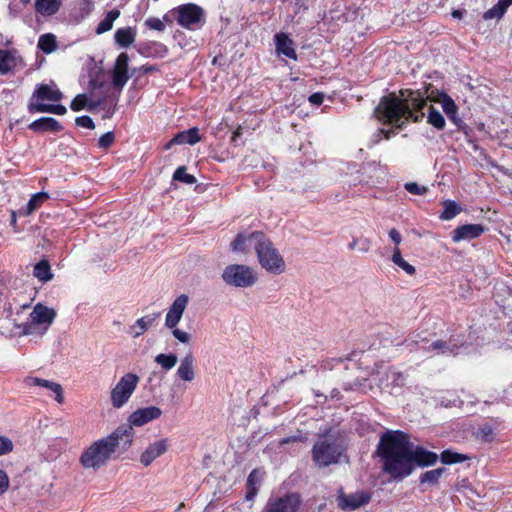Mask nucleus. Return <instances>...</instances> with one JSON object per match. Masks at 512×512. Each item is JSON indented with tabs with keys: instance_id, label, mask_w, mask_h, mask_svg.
Wrapping results in <instances>:
<instances>
[{
	"instance_id": "nucleus-38",
	"label": "nucleus",
	"mask_w": 512,
	"mask_h": 512,
	"mask_svg": "<svg viewBox=\"0 0 512 512\" xmlns=\"http://www.w3.org/2000/svg\"><path fill=\"white\" fill-rule=\"evenodd\" d=\"M391 260L396 266L404 270L408 275L415 274V267L403 259L399 247L394 248Z\"/></svg>"
},
{
	"instance_id": "nucleus-29",
	"label": "nucleus",
	"mask_w": 512,
	"mask_h": 512,
	"mask_svg": "<svg viewBox=\"0 0 512 512\" xmlns=\"http://www.w3.org/2000/svg\"><path fill=\"white\" fill-rule=\"evenodd\" d=\"M512 5V0H498V2L483 14L484 20L501 19L507 9Z\"/></svg>"
},
{
	"instance_id": "nucleus-54",
	"label": "nucleus",
	"mask_w": 512,
	"mask_h": 512,
	"mask_svg": "<svg viewBox=\"0 0 512 512\" xmlns=\"http://www.w3.org/2000/svg\"><path fill=\"white\" fill-rule=\"evenodd\" d=\"M463 400H461L459 397H454L453 399H446V398H442L440 400V404L445 407V408H449V407H461L463 405Z\"/></svg>"
},
{
	"instance_id": "nucleus-4",
	"label": "nucleus",
	"mask_w": 512,
	"mask_h": 512,
	"mask_svg": "<svg viewBox=\"0 0 512 512\" xmlns=\"http://www.w3.org/2000/svg\"><path fill=\"white\" fill-rule=\"evenodd\" d=\"M253 238L257 240L255 252L261 267L274 275L283 273L285 271L286 264L282 255L274 247L273 243L263 232H257Z\"/></svg>"
},
{
	"instance_id": "nucleus-27",
	"label": "nucleus",
	"mask_w": 512,
	"mask_h": 512,
	"mask_svg": "<svg viewBox=\"0 0 512 512\" xmlns=\"http://www.w3.org/2000/svg\"><path fill=\"white\" fill-rule=\"evenodd\" d=\"M258 231L251 232L250 234L238 233L234 241L231 243V248L235 252H245L247 247H253L256 250V242L254 235Z\"/></svg>"
},
{
	"instance_id": "nucleus-26",
	"label": "nucleus",
	"mask_w": 512,
	"mask_h": 512,
	"mask_svg": "<svg viewBox=\"0 0 512 512\" xmlns=\"http://www.w3.org/2000/svg\"><path fill=\"white\" fill-rule=\"evenodd\" d=\"M274 40L278 54H282L293 60L297 59L296 51L293 48V40L290 39L287 34L283 32L277 33Z\"/></svg>"
},
{
	"instance_id": "nucleus-33",
	"label": "nucleus",
	"mask_w": 512,
	"mask_h": 512,
	"mask_svg": "<svg viewBox=\"0 0 512 512\" xmlns=\"http://www.w3.org/2000/svg\"><path fill=\"white\" fill-rule=\"evenodd\" d=\"M60 7V0H35V9L38 13L50 16L55 14Z\"/></svg>"
},
{
	"instance_id": "nucleus-21",
	"label": "nucleus",
	"mask_w": 512,
	"mask_h": 512,
	"mask_svg": "<svg viewBox=\"0 0 512 512\" xmlns=\"http://www.w3.org/2000/svg\"><path fill=\"white\" fill-rule=\"evenodd\" d=\"M160 312L147 314L135 321L128 329V334L133 338L140 337L143 335L160 317Z\"/></svg>"
},
{
	"instance_id": "nucleus-2",
	"label": "nucleus",
	"mask_w": 512,
	"mask_h": 512,
	"mask_svg": "<svg viewBox=\"0 0 512 512\" xmlns=\"http://www.w3.org/2000/svg\"><path fill=\"white\" fill-rule=\"evenodd\" d=\"M375 454L382 462L383 472L392 479L401 481L411 475V442L405 432H384L380 436Z\"/></svg>"
},
{
	"instance_id": "nucleus-32",
	"label": "nucleus",
	"mask_w": 512,
	"mask_h": 512,
	"mask_svg": "<svg viewBox=\"0 0 512 512\" xmlns=\"http://www.w3.org/2000/svg\"><path fill=\"white\" fill-rule=\"evenodd\" d=\"M102 99L97 101L88 102L86 94L77 95L70 104V108L73 111H80L84 108H87L89 111L94 110L96 107L103 104Z\"/></svg>"
},
{
	"instance_id": "nucleus-48",
	"label": "nucleus",
	"mask_w": 512,
	"mask_h": 512,
	"mask_svg": "<svg viewBox=\"0 0 512 512\" xmlns=\"http://www.w3.org/2000/svg\"><path fill=\"white\" fill-rule=\"evenodd\" d=\"M19 328L21 329L22 335H34V334H40L42 335L45 331H39V325L37 323H34L32 319H30L28 322L22 323L19 325Z\"/></svg>"
},
{
	"instance_id": "nucleus-42",
	"label": "nucleus",
	"mask_w": 512,
	"mask_h": 512,
	"mask_svg": "<svg viewBox=\"0 0 512 512\" xmlns=\"http://www.w3.org/2000/svg\"><path fill=\"white\" fill-rule=\"evenodd\" d=\"M178 358L176 354H158L155 357V362L160 365L165 371L171 370L177 363Z\"/></svg>"
},
{
	"instance_id": "nucleus-34",
	"label": "nucleus",
	"mask_w": 512,
	"mask_h": 512,
	"mask_svg": "<svg viewBox=\"0 0 512 512\" xmlns=\"http://www.w3.org/2000/svg\"><path fill=\"white\" fill-rule=\"evenodd\" d=\"M33 275L41 282H48L53 278L51 267L47 260H41L35 264Z\"/></svg>"
},
{
	"instance_id": "nucleus-30",
	"label": "nucleus",
	"mask_w": 512,
	"mask_h": 512,
	"mask_svg": "<svg viewBox=\"0 0 512 512\" xmlns=\"http://www.w3.org/2000/svg\"><path fill=\"white\" fill-rule=\"evenodd\" d=\"M136 37V31L132 27L119 28L114 34L115 42L123 48L129 47Z\"/></svg>"
},
{
	"instance_id": "nucleus-1",
	"label": "nucleus",
	"mask_w": 512,
	"mask_h": 512,
	"mask_svg": "<svg viewBox=\"0 0 512 512\" xmlns=\"http://www.w3.org/2000/svg\"><path fill=\"white\" fill-rule=\"evenodd\" d=\"M426 105L427 98L419 90H401L400 95L390 93L381 97L374 109V116L384 124L394 125V128L379 129L374 143L379 142L380 134L388 140L397 134L396 130L404 129L410 121H421L425 115L423 109Z\"/></svg>"
},
{
	"instance_id": "nucleus-44",
	"label": "nucleus",
	"mask_w": 512,
	"mask_h": 512,
	"mask_svg": "<svg viewBox=\"0 0 512 512\" xmlns=\"http://www.w3.org/2000/svg\"><path fill=\"white\" fill-rule=\"evenodd\" d=\"M427 121L438 130H441L445 127V119L443 115L432 106H430Z\"/></svg>"
},
{
	"instance_id": "nucleus-40",
	"label": "nucleus",
	"mask_w": 512,
	"mask_h": 512,
	"mask_svg": "<svg viewBox=\"0 0 512 512\" xmlns=\"http://www.w3.org/2000/svg\"><path fill=\"white\" fill-rule=\"evenodd\" d=\"M478 440L490 443L495 438V427L489 423L482 424L475 433Z\"/></svg>"
},
{
	"instance_id": "nucleus-6",
	"label": "nucleus",
	"mask_w": 512,
	"mask_h": 512,
	"mask_svg": "<svg viewBox=\"0 0 512 512\" xmlns=\"http://www.w3.org/2000/svg\"><path fill=\"white\" fill-rule=\"evenodd\" d=\"M402 344L410 351L423 350L425 353L432 355H456L458 349L463 345L462 343L457 344L452 340H436L429 343L426 338H421L419 334L409 336Z\"/></svg>"
},
{
	"instance_id": "nucleus-3",
	"label": "nucleus",
	"mask_w": 512,
	"mask_h": 512,
	"mask_svg": "<svg viewBox=\"0 0 512 512\" xmlns=\"http://www.w3.org/2000/svg\"><path fill=\"white\" fill-rule=\"evenodd\" d=\"M134 430L118 427L110 435L94 441L82 452L79 462L84 469L97 471L105 466L114 454L126 452L133 443Z\"/></svg>"
},
{
	"instance_id": "nucleus-19",
	"label": "nucleus",
	"mask_w": 512,
	"mask_h": 512,
	"mask_svg": "<svg viewBox=\"0 0 512 512\" xmlns=\"http://www.w3.org/2000/svg\"><path fill=\"white\" fill-rule=\"evenodd\" d=\"M485 231L482 224H465L458 226L452 232V240L455 243L472 240L480 237Z\"/></svg>"
},
{
	"instance_id": "nucleus-39",
	"label": "nucleus",
	"mask_w": 512,
	"mask_h": 512,
	"mask_svg": "<svg viewBox=\"0 0 512 512\" xmlns=\"http://www.w3.org/2000/svg\"><path fill=\"white\" fill-rule=\"evenodd\" d=\"M437 102H439L442 106V109L444 113L447 115V117L457 114L458 107L456 106L454 100L447 95L446 93L442 92L439 94V98L437 99Z\"/></svg>"
},
{
	"instance_id": "nucleus-9",
	"label": "nucleus",
	"mask_w": 512,
	"mask_h": 512,
	"mask_svg": "<svg viewBox=\"0 0 512 512\" xmlns=\"http://www.w3.org/2000/svg\"><path fill=\"white\" fill-rule=\"evenodd\" d=\"M139 381V376L134 373L123 375L110 392L111 405L116 409L122 408L133 395Z\"/></svg>"
},
{
	"instance_id": "nucleus-47",
	"label": "nucleus",
	"mask_w": 512,
	"mask_h": 512,
	"mask_svg": "<svg viewBox=\"0 0 512 512\" xmlns=\"http://www.w3.org/2000/svg\"><path fill=\"white\" fill-rule=\"evenodd\" d=\"M173 180L180 181V182H183V183H186L189 185L195 184L197 182V179L195 178V176L188 174L186 172L185 166H180L175 170V172L173 174Z\"/></svg>"
},
{
	"instance_id": "nucleus-10",
	"label": "nucleus",
	"mask_w": 512,
	"mask_h": 512,
	"mask_svg": "<svg viewBox=\"0 0 512 512\" xmlns=\"http://www.w3.org/2000/svg\"><path fill=\"white\" fill-rule=\"evenodd\" d=\"M177 23L188 30L200 29L205 24L204 10L193 3L183 4L175 9Z\"/></svg>"
},
{
	"instance_id": "nucleus-53",
	"label": "nucleus",
	"mask_w": 512,
	"mask_h": 512,
	"mask_svg": "<svg viewBox=\"0 0 512 512\" xmlns=\"http://www.w3.org/2000/svg\"><path fill=\"white\" fill-rule=\"evenodd\" d=\"M13 450V442L6 436L0 435V455H5Z\"/></svg>"
},
{
	"instance_id": "nucleus-37",
	"label": "nucleus",
	"mask_w": 512,
	"mask_h": 512,
	"mask_svg": "<svg viewBox=\"0 0 512 512\" xmlns=\"http://www.w3.org/2000/svg\"><path fill=\"white\" fill-rule=\"evenodd\" d=\"M445 471L446 469L444 467L426 471L420 475L419 481L421 484L436 485Z\"/></svg>"
},
{
	"instance_id": "nucleus-5",
	"label": "nucleus",
	"mask_w": 512,
	"mask_h": 512,
	"mask_svg": "<svg viewBox=\"0 0 512 512\" xmlns=\"http://www.w3.org/2000/svg\"><path fill=\"white\" fill-rule=\"evenodd\" d=\"M345 451L341 442L333 437H320L312 447V459L319 468H325L339 462Z\"/></svg>"
},
{
	"instance_id": "nucleus-58",
	"label": "nucleus",
	"mask_w": 512,
	"mask_h": 512,
	"mask_svg": "<svg viewBox=\"0 0 512 512\" xmlns=\"http://www.w3.org/2000/svg\"><path fill=\"white\" fill-rule=\"evenodd\" d=\"M388 234H389L391 241L396 245V247H398V245L402 241V236H401L400 232L397 229L392 228L389 230Z\"/></svg>"
},
{
	"instance_id": "nucleus-45",
	"label": "nucleus",
	"mask_w": 512,
	"mask_h": 512,
	"mask_svg": "<svg viewBox=\"0 0 512 512\" xmlns=\"http://www.w3.org/2000/svg\"><path fill=\"white\" fill-rule=\"evenodd\" d=\"M48 199L49 195L46 192H38L34 194L27 203V214H30L34 210L38 209Z\"/></svg>"
},
{
	"instance_id": "nucleus-24",
	"label": "nucleus",
	"mask_w": 512,
	"mask_h": 512,
	"mask_svg": "<svg viewBox=\"0 0 512 512\" xmlns=\"http://www.w3.org/2000/svg\"><path fill=\"white\" fill-rule=\"evenodd\" d=\"M55 317V312L53 309H50L42 304H37L34 306L32 312L30 313V319L40 325H45L44 331L48 329L51 325Z\"/></svg>"
},
{
	"instance_id": "nucleus-59",
	"label": "nucleus",
	"mask_w": 512,
	"mask_h": 512,
	"mask_svg": "<svg viewBox=\"0 0 512 512\" xmlns=\"http://www.w3.org/2000/svg\"><path fill=\"white\" fill-rule=\"evenodd\" d=\"M457 127L459 130H462L466 133V129L468 128L467 125L464 123V121L457 116V114H453L448 117Z\"/></svg>"
},
{
	"instance_id": "nucleus-63",
	"label": "nucleus",
	"mask_w": 512,
	"mask_h": 512,
	"mask_svg": "<svg viewBox=\"0 0 512 512\" xmlns=\"http://www.w3.org/2000/svg\"><path fill=\"white\" fill-rule=\"evenodd\" d=\"M114 112H115V108L108 107L105 110V114L103 115V118H110V117H112Z\"/></svg>"
},
{
	"instance_id": "nucleus-57",
	"label": "nucleus",
	"mask_w": 512,
	"mask_h": 512,
	"mask_svg": "<svg viewBox=\"0 0 512 512\" xmlns=\"http://www.w3.org/2000/svg\"><path fill=\"white\" fill-rule=\"evenodd\" d=\"M309 102L313 105H321L324 101V94L321 92L313 93L309 96Z\"/></svg>"
},
{
	"instance_id": "nucleus-41",
	"label": "nucleus",
	"mask_w": 512,
	"mask_h": 512,
	"mask_svg": "<svg viewBox=\"0 0 512 512\" xmlns=\"http://www.w3.org/2000/svg\"><path fill=\"white\" fill-rule=\"evenodd\" d=\"M444 210L440 214V219L451 220L461 212V207L452 200L443 202Z\"/></svg>"
},
{
	"instance_id": "nucleus-18",
	"label": "nucleus",
	"mask_w": 512,
	"mask_h": 512,
	"mask_svg": "<svg viewBox=\"0 0 512 512\" xmlns=\"http://www.w3.org/2000/svg\"><path fill=\"white\" fill-rule=\"evenodd\" d=\"M371 495L364 491H358L352 494L341 493L338 497V506L343 509H357L369 503Z\"/></svg>"
},
{
	"instance_id": "nucleus-23",
	"label": "nucleus",
	"mask_w": 512,
	"mask_h": 512,
	"mask_svg": "<svg viewBox=\"0 0 512 512\" xmlns=\"http://www.w3.org/2000/svg\"><path fill=\"white\" fill-rule=\"evenodd\" d=\"M28 128L34 132L44 133L53 132L59 133L63 130L61 123L52 117H41L29 124Z\"/></svg>"
},
{
	"instance_id": "nucleus-64",
	"label": "nucleus",
	"mask_w": 512,
	"mask_h": 512,
	"mask_svg": "<svg viewBox=\"0 0 512 512\" xmlns=\"http://www.w3.org/2000/svg\"><path fill=\"white\" fill-rule=\"evenodd\" d=\"M356 247H358V238H354L349 244H348V249L349 250H354L356 249Z\"/></svg>"
},
{
	"instance_id": "nucleus-49",
	"label": "nucleus",
	"mask_w": 512,
	"mask_h": 512,
	"mask_svg": "<svg viewBox=\"0 0 512 512\" xmlns=\"http://www.w3.org/2000/svg\"><path fill=\"white\" fill-rule=\"evenodd\" d=\"M404 188L412 195H424L428 191L426 186L419 185L416 182H407L404 184Z\"/></svg>"
},
{
	"instance_id": "nucleus-16",
	"label": "nucleus",
	"mask_w": 512,
	"mask_h": 512,
	"mask_svg": "<svg viewBox=\"0 0 512 512\" xmlns=\"http://www.w3.org/2000/svg\"><path fill=\"white\" fill-rule=\"evenodd\" d=\"M169 445V439L167 438L158 439L150 443L140 456L141 464L145 467L151 465L154 460L168 451Z\"/></svg>"
},
{
	"instance_id": "nucleus-13",
	"label": "nucleus",
	"mask_w": 512,
	"mask_h": 512,
	"mask_svg": "<svg viewBox=\"0 0 512 512\" xmlns=\"http://www.w3.org/2000/svg\"><path fill=\"white\" fill-rule=\"evenodd\" d=\"M26 63L17 49H0V75L22 70Z\"/></svg>"
},
{
	"instance_id": "nucleus-15",
	"label": "nucleus",
	"mask_w": 512,
	"mask_h": 512,
	"mask_svg": "<svg viewBox=\"0 0 512 512\" xmlns=\"http://www.w3.org/2000/svg\"><path fill=\"white\" fill-rule=\"evenodd\" d=\"M128 63V55L126 53H120L112 70V84L119 91V93L122 91L130 78L128 73Z\"/></svg>"
},
{
	"instance_id": "nucleus-28",
	"label": "nucleus",
	"mask_w": 512,
	"mask_h": 512,
	"mask_svg": "<svg viewBox=\"0 0 512 512\" xmlns=\"http://www.w3.org/2000/svg\"><path fill=\"white\" fill-rule=\"evenodd\" d=\"M263 474L260 470L254 469L250 472L247 478L246 486H247V492H246V499L251 501L253 500L259 490L260 483L262 481Z\"/></svg>"
},
{
	"instance_id": "nucleus-31",
	"label": "nucleus",
	"mask_w": 512,
	"mask_h": 512,
	"mask_svg": "<svg viewBox=\"0 0 512 512\" xmlns=\"http://www.w3.org/2000/svg\"><path fill=\"white\" fill-rule=\"evenodd\" d=\"M381 381L386 387L401 388L405 385L406 376L402 372L397 371L394 368H390L385 373V378Z\"/></svg>"
},
{
	"instance_id": "nucleus-8",
	"label": "nucleus",
	"mask_w": 512,
	"mask_h": 512,
	"mask_svg": "<svg viewBox=\"0 0 512 512\" xmlns=\"http://www.w3.org/2000/svg\"><path fill=\"white\" fill-rule=\"evenodd\" d=\"M222 280L229 286L238 288H248L257 281V275L254 270L243 264L228 265L222 272Z\"/></svg>"
},
{
	"instance_id": "nucleus-55",
	"label": "nucleus",
	"mask_w": 512,
	"mask_h": 512,
	"mask_svg": "<svg viewBox=\"0 0 512 512\" xmlns=\"http://www.w3.org/2000/svg\"><path fill=\"white\" fill-rule=\"evenodd\" d=\"M9 488V477L7 473L0 469V496Z\"/></svg>"
},
{
	"instance_id": "nucleus-60",
	"label": "nucleus",
	"mask_w": 512,
	"mask_h": 512,
	"mask_svg": "<svg viewBox=\"0 0 512 512\" xmlns=\"http://www.w3.org/2000/svg\"><path fill=\"white\" fill-rule=\"evenodd\" d=\"M300 440H301V437H299V436L286 437V438H283L280 440V445H285V444H288L291 442H299Z\"/></svg>"
},
{
	"instance_id": "nucleus-43",
	"label": "nucleus",
	"mask_w": 512,
	"mask_h": 512,
	"mask_svg": "<svg viewBox=\"0 0 512 512\" xmlns=\"http://www.w3.org/2000/svg\"><path fill=\"white\" fill-rule=\"evenodd\" d=\"M468 459V456L451 451L449 449L444 450L440 455V460L443 464H455L462 463Z\"/></svg>"
},
{
	"instance_id": "nucleus-62",
	"label": "nucleus",
	"mask_w": 512,
	"mask_h": 512,
	"mask_svg": "<svg viewBox=\"0 0 512 512\" xmlns=\"http://www.w3.org/2000/svg\"><path fill=\"white\" fill-rule=\"evenodd\" d=\"M464 14H465L464 10H453L452 11L453 18L461 19L464 16Z\"/></svg>"
},
{
	"instance_id": "nucleus-7",
	"label": "nucleus",
	"mask_w": 512,
	"mask_h": 512,
	"mask_svg": "<svg viewBox=\"0 0 512 512\" xmlns=\"http://www.w3.org/2000/svg\"><path fill=\"white\" fill-rule=\"evenodd\" d=\"M188 301L187 295H179L170 305L165 317V327L170 329L174 338L182 344H189L191 342V335L177 327L182 319Z\"/></svg>"
},
{
	"instance_id": "nucleus-52",
	"label": "nucleus",
	"mask_w": 512,
	"mask_h": 512,
	"mask_svg": "<svg viewBox=\"0 0 512 512\" xmlns=\"http://www.w3.org/2000/svg\"><path fill=\"white\" fill-rule=\"evenodd\" d=\"M75 124L79 127H83V128H87V129H91V130L95 128L93 119L87 115L77 117L75 119Z\"/></svg>"
},
{
	"instance_id": "nucleus-20",
	"label": "nucleus",
	"mask_w": 512,
	"mask_h": 512,
	"mask_svg": "<svg viewBox=\"0 0 512 512\" xmlns=\"http://www.w3.org/2000/svg\"><path fill=\"white\" fill-rule=\"evenodd\" d=\"M195 375V357L189 352L180 360L176 376L182 381L192 382Z\"/></svg>"
},
{
	"instance_id": "nucleus-50",
	"label": "nucleus",
	"mask_w": 512,
	"mask_h": 512,
	"mask_svg": "<svg viewBox=\"0 0 512 512\" xmlns=\"http://www.w3.org/2000/svg\"><path fill=\"white\" fill-rule=\"evenodd\" d=\"M115 141V135L112 131L106 132L98 140V147L102 150L108 149Z\"/></svg>"
},
{
	"instance_id": "nucleus-46",
	"label": "nucleus",
	"mask_w": 512,
	"mask_h": 512,
	"mask_svg": "<svg viewBox=\"0 0 512 512\" xmlns=\"http://www.w3.org/2000/svg\"><path fill=\"white\" fill-rule=\"evenodd\" d=\"M35 109L37 113H51L55 115H65L67 113V108L62 104H38Z\"/></svg>"
},
{
	"instance_id": "nucleus-36",
	"label": "nucleus",
	"mask_w": 512,
	"mask_h": 512,
	"mask_svg": "<svg viewBox=\"0 0 512 512\" xmlns=\"http://www.w3.org/2000/svg\"><path fill=\"white\" fill-rule=\"evenodd\" d=\"M120 16V11L117 9L110 10L104 19L100 21L96 28L98 35L108 32L112 29L114 21Z\"/></svg>"
},
{
	"instance_id": "nucleus-56",
	"label": "nucleus",
	"mask_w": 512,
	"mask_h": 512,
	"mask_svg": "<svg viewBox=\"0 0 512 512\" xmlns=\"http://www.w3.org/2000/svg\"><path fill=\"white\" fill-rule=\"evenodd\" d=\"M371 248V240L366 237L358 238V250L367 253Z\"/></svg>"
},
{
	"instance_id": "nucleus-51",
	"label": "nucleus",
	"mask_w": 512,
	"mask_h": 512,
	"mask_svg": "<svg viewBox=\"0 0 512 512\" xmlns=\"http://www.w3.org/2000/svg\"><path fill=\"white\" fill-rule=\"evenodd\" d=\"M145 26L151 30H156L159 32H163L165 30V25L163 21L157 17H149L145 20Z\"/></svg>"
},
{
	"instance_id": "nucleus-12",
	"label": "nucleus",
	"mask_w": 512,
	"mask_h": 512,
	"mask_svg": "<svg viewBox=\"0 0 512 512\" xmlns=\"http://www.w3.org/2000/svg\"><path fill=\"white\" fill-rule=\"evenodd\" d=\"M302 499L298 493L270 496L261 512H299Z\"/></svg>"
},
{
	"instance_id": "nucleus-14",
	"label": "nucleus",
	"mask_w": 512,
	"mask_h": 512,
	"mask_svg": "<svg viewBox=\"0 0 512 512\" xmlns=\"http://www.w3.org/2000/svg\"><path fill=\"white\" fill-rule=\"evenodd\" d=\"M161 414L162 411L157 406L139 408L130 414L128 418V425H122L121 427H130L132 429L133 426L140 427L158 419Z\"/></svg>"
},
{
	"instance_id": "nucleus-35",
	"label": "nucleus",
	"mask_w": 512,
	"mask_h": 512,
	"mask_svg": "<svg viewBox=\"0 0 512 512\" xmlns=\"http://www.w3.org/2000/svg\"><path fill=\"white\" fill-rule=\"evenodd\" d=\"M37 46L45 54L54 52L58 47L56 36L51 33L41 35Z\"/></svg>"
},
{
	"instance_id": "nucleus-17",
	"label": "nucleus",
	"mask_w": 512,
	"mask_h": 512,
	"mask_svg": "<svg viewBox=\"0 0 512 512\" xmlns=\"http://www.w3.org/2000/svg\"><path fill=\"white\" fill-rule=\"evenodd\" d=\"M438 460L435 452L426 450L421 446H414L411 443V468L412 472L416 466L427 467L434 465Z\"/></svg>"
},
{
	"instance_id": "nucleus-61",
	"label": "nucleus",
	"mask_w": 512,
	"mask_h": 512,
	"mask_svg": "<svg viewBox=\"0 0 512 512\" xmlns=\"http://www.w3.org/2000/svg\"><path fill=\"white\" fill-rule=\"evenodd\" d=\"M139 70L142 71L143 73H150L152 71H155L156 67L152 66V65H143L139 68Z\"/></svg>"
},
{
	"instance_id": "nucleus-22",
	"label": "nucleus",
	"mask_w": 512,
	"mask_h": 512,
	"mask_svg": "<svg viewBox=\"0 0 512 512\" xmlns=\"http://www.w3.org/2000/svg\"><path fill=\"white\" fill-rule=\"evenodd\" d=\"M24 381L29 386H41L50 390L54 393V398L59 404L64 402L63 388L61 384L38 377H26Z\"/></svg>"
},
{
	"instance_id": "nucleus-11",
	"label": "nucleus",
	"mask_w": 512,
	"mask_h": 512,
	"mask_svg": "<svg viewBox=\"0 0 512 512\" xmlns=\"http://www.w3.org/2000/svg\"><path fill=\"white\" fill-rule=\"evenodd\" d=\"M63 99V93L57 87L54 82L50 84H37L28 103V111L30 113H37L36 106L40 105H48L45 101L58 103Z\"/></svg>"
},
{
	"instance_id": "nucleus-25",
	"label": "nucleus",
	"mask_w": 512,
	"mask_h": 512,
	"mask_svg": "<svg viewBox=\"0 0 512 512\" xmlns=\"http://www.w3.org/2000/svg\"><path fill=\"white\" fill-rule=\"evenodd\" d=\"M201 140L199 130L196 127L178 132L166 145L170 149L172 145L189 144L194 145Z\"/></svg>"
}]
</instances>
